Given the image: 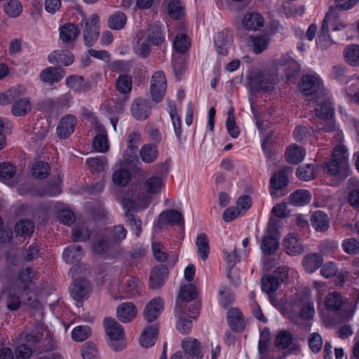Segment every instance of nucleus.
Listing matches in <instances>:
<instances>
[{"mask_svg": "<svg viewBox=\"0 0 359 359\" xmlns=\"http://www.w3.org/2000/svg\"><path fill=\"white\" fill-rule=\"evenodd\" d=\"M269 43V39L266 36L260 35L257 36H250V44L253 52L259 54L268 48Z\"/></svg>", "mask_w": 359, "mask_h": 359, "instance_id": "nucleus-43", "label": "nucleus"}, {"mask_svg": "<svg viewBox=\"0 0 359 359\" xmlns=\"http://www.w3.org/2000/svg\"><path fill=\"white\" fill-rule=\"evenodd\" d=\"M182 348L184 351L193 358L199 359L203 357L201 354V344L194 338L187 337L182 341Z\"/></svg>", "mask_w": 359, "mask_h": 359, "instance_id": "nucleus-23", "label": "nucleus"}, {"mask_svg": "<svg viewBox=\"0 0 359 359\" xmlns=\"http://www.w3.org/2000/svg\"><path fill=\"white\" fill-rule=\"evenodd\" d=\"M104 325L110 346L116 351L122 350L124 347L123 327L112 318H105Z\"/></svg>", "mask_w": 359, "mask_h": 359, "instance_id": "nucleus-3", "label": "nucleus"}, {"mask_svg": "<svg viewBox=\"0 0 359 359\" xmlns=\"http://www.w3.org/2000/svg\"><path fill=\"white\" fill-rule=\"evenodd\" d=\"M197 296V289L192 284H187L182 287L176 302L175 311L180 314L184 313L186 308L185 302H191Z\"/></svg>", "mask_w": 359, "mask_h": 359, "instance_id": "nucleus-5", "label": "nucleus"}, {"mask_svg": "<svg viewBox=\"0 0 359 359\" xmlns=\"http://www.w3.org/2000/svg\"><path fill=\"white\" fill-rule=\"evenodd\" d=\"M158 334V326L153 324L144 328L141 337L140 344L144 348H149L154 345Z\"/></svg>", "mask_w": 359, "mask_h": 359, "instance_id": "nucleus-25", "label": "nucleus"}, {"mask_svg": "<svg viewBox=\"0 0 359 359\" xmlns=\"http://www.w3.org/2000/svg\"><path fill=\"white\" fill-rule=\"evenodd\" d=\"M168 276V270L166 266L160 264L154 267L149 277L150 288L157 290L161 287Z\"/></svg>", "mask_w": 359, "mask_h": 359, "instance_id": "nucleus-13", "label": "nucleus"}, {"mask_svg": "<svg viewBox=\"0 0 359 359\" xmlns=\"http://www.w3.org/2000/svg\"><path fill=\"white\" fill-rule=\"evenodd\" d=\"M293 336L289 331L282 330L278 333L275 339V345L277 348L285 349L290 346Z\"/></svg>", "mask_w": 359, "mask_h": 359, "instance_id": "nucleus-50", "label": "nucleus"}, {"mask_svg": "<svg viewBox=\"0 0 359 359\" xmlns=\"http://www.w3.org/2000/svg\"><path fill=\"white\" fill-rule=\"evenodd\" d=\"M262 289L264 292L269 294L275 292L280 283L273 276L265 275L261 279Z\"/></svg>", "mask_w": 359, "mask_h": 359, "instance_id": "nucleus-52", "label": "nucleus"}, {"mask_svg": "<svg viewBox=\"0 0 359 359\" xmlns=\"http://www.w3.org/2000/svg\"><path fill=\"white\" fill-rule=\"evenodd\" d=\"M346 62L351 66H359V45L351 44L344 50Z\"/></svg>", "mask_w": 359, "mask_h": 359, "instance_id": "nucleus-37", "label": "nucleus"}, {"mask_svg": "<svg viewBox=\"0 0 359 359\" xmlns=\"http://www.w3.org/2000/svg\"><path fill=\"white\" fill-rule=\"evenodd\" d=\"M263 18L257 13H247L243 20V27L251 31H256L264 25Z\"/></svg>", "mask_w": 359, "mask_h": 359, "instance_id": "nucleus-29", "label": "nucleus"}, {"mask_svg": "<svg viewBox=\"0 0 359 359\" xmlns=\"http://www.w3.org/2000/svg\"><path fill=\"white\" fill-rule=\"evenodd\" d=\"M196 245L198 253L203 260H205L210 252L209 241L205 233H199L196 238Z\"/></svg>", "mask_w": 359, "mask_h": 359, "instance_id": "nucleus-45", "label": "nucleus"}, {"mask_svg": "<svg viewBox=\"0 0 359 359\" xmlns=\"http://www.w3.org/2000/svg\"><path fill=\"white\" fill-rule=\"evenodd\" d=\"M315 110L317 116L320 117L322 120L332 118L334 114V109L332 104L328 101L320 102Z\"/></svg>", "mask_w": 359, "mask_h": 359, "instance_id": "nucleus-51", "label": "nucleus"}, {"mask_svg": "<svg viewBox=\"0 0 359 359\" xmlns=\"http://www.w3.org/2000/svg\"><path fill=\"white\" fill-rule=\"evenodd\" d=\"M80 29L72 23H66L60 29V38L67 45V47L72 48L74 42L78 39Z\"/></svg>", "mask_w": 359, "mask_h": 359, "instance_id": "nucleus-14", "label": "nucleus"}, {"mask_svg": "<svg viewBox=\"0 0 359 359\" xmlns=\"http://www.w3.org/2000/svg\"><path fill=\"white\" fill-rule=\"evenodd\" d=\"M147 41L153 46H161L165 41L162 25L158 22H154L148 27Z\"/></svg>", "mask_w": 359, "mask_h": 359, "instance_id": "nucleus-18", "label": "nucleus"}, {"mask_svg": "<svg viewBox=\"0 0 359 359\" xmlns=\"http://www.w3.org/2000/svg\"><path fill=\"white\" fill-rule=\"evenodd\" d=\"M137 202H135L133 200L129 198H123L122 202V205L123 208L126 210L125 216L126 217V214L131 213L132 211L136 209L137 205H140L142 208H145L148 207L150 203V198L148 196L142 194V196H139L137 198Z\"/></svg>", "mask_w": 359, "mask_h": 359, "instance_id": "nucleus-28", "label": "nucleus"}, {"mask_svg": "<svg viewBox=\"0 0 359 359\" xmlns=\"http://www.w3.org/2000/svg\"><path fill=\"white\" fill-rule=\"evenodd\" d=\"M137 307L132 302L121 303L116 309L118 319L122 323H129L137 316Z\"/></svg>", "mask_w": 359, "mask_h": 359, "instance_id": "nucleus-19", "label": "nucleus"}, {"mask_svg": "<svg viewBox=\"0 0 359 359\" xmlns=\"http://www.w3.org/2000/svg\"><path fill=\"white\" fill-rule=\"evenodd\" d=\"M168 224H184V217L182 213L174 209L163 211L158 215L156 226L159 229H163Z\"/></svg>", "mask_w": 359, "mask_h": 359, "instance_id": "nucleus-6", "label": "nucleus"}, {"mask_svg": "<svg viewBox=\"0 0 359 359\" xmlns=\"http://www.w3.org/2000/svg\"><path fill=\"white\" fill-rule=\"evenodd\" d=\"M76 124V118L73 115L63 116L57 127V133L60 138H67L74 131Z\"/></svg>", "mask_w": 359, "mask_h": 359, "instance_id": "nucleus-16", "label": "nucleus"}, {"mask_svg": "<svg viewBox=\"0 0 359 359\" xmlns=\"http://www.w3.org/2000/svg\"><path fill=\"white\" fill-rule=\"evenodd\" d=\"M48 334V332L41 327L27 333L25 339L29 346H34L35 351H41L44 349L46 342L49 341Z\"/></svg>", "mask_w": 359, "mask_h": 359, "instance_id": "nucleus-7", "label": "nucleus"}, {"mask_svg": "<svg viewBox=\"0 0 359 359\" xmlns=\"http://www.w3.org/2000/svg\"><path fill=\"white\" fill-rule=\"evenodd\" d=\"M95 124L99 134H97L94 138L93 147L98 152H106L109 149L106 131L104 126L98 121H95Z\"/></svg>", "mask_w": 359, "mask_h": 359, "instance_id": "nucleus-24", "label": "nucleus"}, {"mask_svg": "<svg viewBox=\"0 0 359 359\" xmlns=\"http://www.w3.org/2000/svg\"><path fill=\"white\" fill-rule=\"evenodd\" d=\"M133 116L138 121H144L149 118L151 107L149 102L142 97H138L134 100L131 105Z\"/></svg>", "mask_w": 359, "mask_h": 359, "instance_id": "nucleus-11", "label": "nucleus"}, {"mask_svg": "<svg viewBox=\"0 0 359 359\" xmlns=\"http://www.w3.org/2000/svg\"><path fill=\"white\" fill-rule=\"evenodd\" d=\"M86 163L93 172H100L104 170L105 165L107 163V160L104 156H97L88 158Z\"/></svg>", "mask_w": 359, "mask_h": 359, "instance_id": "nucleus-56", "label": "nucleus"}, {"mask_svg": "<svg viewBox=\"0 0 359 359\" xmlns=\"http://www.w3.org/2000/svg\"><path fill=\"white\" fill-rule=\"evenodd\" d=\"M297 177L304 181H309L315 177L316 172L313 164H307L304 166H300L297 170Z\"/></svg>", "mask_w": 359, "mask_h": 359, "instance_id": "nucleus-58", "label": "nucleus"}, {"mask_svg": "<svg viewBox=\"0 0 359 359\" xmlns=\"http://www.w3.org/2000/svg\"><path fill=\"white\" fill-rule=\"evenodd\" d=\"M158 155L157 146L152 144H146L143 145L140 151L141 159L146 163H152L154 162Z\"/></svg>", "mask_w": 359, "mask_h": 359, "instance_id": "nucleus-33", "label": "nucleus"}, {"mask_svg": "<svg viewBox=\"0 0 359 359\" xmlns=\"http://www.w3.org/2000/svg\"><path fill=\"white\" fill-rule=\"evenodd\" d=\"M65 75V70L61 67H49L40 74L41 80L49 85L59 82Z\"/></svg>", "mask_w": 359, "mask_h": 359, "instance_id": "nucleus-17", "label": "nucleus"}, {"mask_svg": "<svg viewBox=\"0 0 359 359\" xmlns=\"http://www.w3.org/2000/svg\"><path fill=\"white\" fill-rule=\"evenodd\" d=\"M168 4L169 16L175 20H180L184 14V7L180 0H165Z\"/></svg>", "mask_w": 359, "mask_h": 359, "instance_id": "nucleus-44", "label": "nucleus"}, {"mask_svg": "<svg viewBox=\"0 0 359 359\" xmlns=\"http://www.w3.org/2000/svg\"><path fill=\"white\" fill-rule=\"evenodd\" d=\"M92 248L95 254L105 255L109 251L111 245L109 239L101 238L94 242Z\"/></svg>", "mask_w": 359, "mask_h": 359, "instance_id": "nucleus-61", "label": "nucleus"}, {"mask_svg": "<svg viewBox=\"0 0 359 359\" xmlns=\"http://www.w3.org/2000/svg\"><path fill=\"white\" fill-rule=\"evenodd\" d=\"M131 180V174L127 169L120 168L116 170L112 175V180L116 186L124 187Z\"/></svg>", "mask_w": 359, "mask_h": 359, "instance_id": "nucleus-47", "label": "nucleus"}, {"mask_svg": "<svg viewBox=\"0 0 359 359\" xmlns=\"http://www.w3.org/2000/svg\"><path fill=\"white\" fill-rule=\"evenodd\" d=\"M333 161H339L341 168L344 169L345 164H348V151L344 145H339L334 149L332 156Z\"/></svg>", "mask_w": 359, "mask_h": 359, "instance_id": "nucleus-59", "label": "nucleus"}, {"mask_svg": "<svg viewBox=\"0 0 359 359\" xmlns=\"http://www.w3.org/2000/svg\"><path fill=\"white\" fill-rule=\"evenodd\" d=\"M50 171V166L48 163L45 161H39L35 163L32 169V175L35 178L44 179L46 178Z\"/></svg>", "mask_w": 359, "mask_h": 359, "instance_id": "nucleus-54", "label": "nucleus"}, {"mask_svg": "<svg viewBox=\"0 0 359 359\" xmlns=\"http://www.w3.org/2000/svg\"><path fill=\"white\" fill-rule=\"evenodd\" d=\"M288 184V177L285 170L276 172L270 180L271 195L277 197L276 191L286 187Z\"/></svg>", "mask_w": 359, "mask_h": 359, "instance_id": "nucleus-20", "label": "nucleus"}, {"mask_svg": "<svg viewBox=\"0 0 359 359\" xmlns=\"http://www.w3.org/2000/svg\"><path fill=\"white\" fill-rule=\"evenodd\" d=\"M312 226L318 231H325L329 227V218L323 211H315L311 218Z\"/></svg>", "mask_w": 359, "mask_h": 359, "instance_id": "nucleus-30", "label": "nucleus"}, {"mask_svg": "<svg viewBox=\"0 0 359 359\" xmlns=\"http://www.w3.org/2000/svg\"><path fill=\"white\" fill-rule=\"evenodd\" d=\"M283 246L285 252L296 256L304 252V246L294 233H290L283 240Z\"/></svg>", "mask_w": 359, "mask_h": 359, "instance_id": "nucleus-21", "label": "nucleus"}, {"mask_svg": "<svg viewBox=\"0 0 359 359\" xmlns=\"http://www.w3.org/2000/svg\"><path fill=\"white\" fill-rule=\"evenodd\" d=\"M90 230L84 226H79L72 229V238L75 242H85L90 237Z\"/></svg>", "mask_w": 359, "mask_h": 359, "instance_id": "nucleus-60", "label": "nucleus"}, {"mask_svg": "<svg viewBox=\"0 0 359 359\" xmlns=\"http://www.w3.org/2000/svg\"><path fill=\"white\" fill-rule=\"evenodd\" d=\"M92 290L90 282L86 278L76 279L72 284L71 296L76 302L87 298Z\"/></svg>", "mask_w": 359, "mask_h": 359, "instance_id": "nucleus-9", "label": "nucleus"}, {"mask_svg": "<svg viewBox=\"0 0 359 359\" xmlns=\"http://www.w3.org/2000/svg\"><path fill=\"white\" fill-rule=\"evenodd\" d=\"M163 310V300L161 297L152 299L145 306L143 316L149 323L154 321Z\"/></svg>", "mask_w": 359, "mask_h": 359, "instance_id": "nucleus-12", "label": "nucleus"}, {"mask_svg": "<svg viewBox=\"0 0 359 359\" xmlns=\"http://www.w3.org/2000/svg\"><path fill=\"white\" fill-rule=\"evenodd\" d=\"M257 91H272L275 89L276 78L271 74L258 73L257 76L252 79Z\"/></svg>", "mask_w": 359, "mask_h": 359, "instance_id": "nucleus-15", "label": "nucleus"}, {"mask_svg": "<svg viewBox=\"0 0 359 359\" xmlns=\"http://www.w3.org/2000/svg\"><path fill=\"white\" fill-rule=\"evenodd\" d=\"M325 306L327 311L338 314L344 322L349 320L354 313V309L348 304L341 295L336 292H330L325 297Z\"/></svg>", "mask_w": 359, "mask_h": 359, "instance_id": "nucleus-1", "label": "nucleus"}, {"mask_svg": "<svg viewBox=\"0 0 359 359\" xmlns=\"http://www.w3.org/2000/svg\"><path fill=\"white\" fill-rule=\"evenodd\" d=\"M342 248L348 255H357L359 253V241L353 238L345 239L342 243Z\"/></svg>", "mask_w": 359, "mask_h": 359, "instance_id": "nucleus-64", "label": "nucleus"}, {"mask_svg": "<svg viewBox=\"0 0 359 359\" xmlns=\"http://www.w3.org/2000/svg\"><path fill=\"white\" fill-rule=\"evenodd\" d=\"M82 20L80 26L83 27V36L86 46H92L97 40L100 35L99 15L96 13L87 18L81 12Z\"/></svg>", "mask_w": 359, "mask_h": 359, "instance_id": "nucleus-2", "label": "nucleus"}, {"mask_svg": "<svg viewBox=\"0 0 359 359\" xmlns=\"http://www.w3.org/2000/svg\"><path fill=\"white\" fill-rule=\"evenodd\" d=\"M127 17L122 12H117L108 18V26L114 30H120L124 27L126 24Z\"/></svg>", "mask_w": 359, "mask_h": 359, "instance_id": "nucleus-48", "label": "nucleus"}, {"mask_svg": "<svg viewBox=\"0 0 359 359\" xmlns=\"http://www.w3.org/2000/svg\"><path fill=\"white\" fill-rule=\"evenodd\" d=\"M322 88L320 79L313 75L302 76L300 82V89L302 93L306 96L318 93Z\"/></svg>", "mask_w": 359, "mask_h": 359, "instance_id": "nucleus-10", "label": "nucleus"}, {"mask_svg": "<svg viewBox=\"0 0 359 359\" xmlns=\"http://www.w3.org/2000/svg\"><path fill=\"white\" fill-rule=\"evenodd\" d=\"M25 292L18 290L15 287L9 289L6 294V304L8 310L14 311L20 309L22 302H25Z\"/></svg>", "mask_w": 359, "mask_h": 359, "instance_id": "nucleus-22", "label": "nucleus"}, {"mask_svg": "<svg viewBox=\"0 0 359 359\" xmlns=\"http://www.w3.org/2000/svg\"><path fill=\"white\" fill-rule=\"evenodd\" d=\"M228 324L233 331H239L243 328V320L241 313L236 308H231L227 313Z\"/></svg>", "mask_w": 359, "mask_h": 359, "instance_id": "nucleus-34", "label": "nucleus"}, {"mask_svg": "<svg viewBox=\"0 0 359 359\" xmlns=\"http://www.w3.org/2000/svg\"><path fill=\"white\" fill-rule=\"evenodd\" d=\"M34 223L27 219L20 220L15 226V232L18 236H27L34 232Z\"/></svg>", "mask_w": 359, "mask_h": 359, "instance_id": "nucleus-46", "label": "nucleus"}, {"mask_svg": "<svg viewBox=\"0 0 359 359\" xmlns=\"http://www.w3.org/2000/svg\"><path fill=\"white\" fill-rule=\"evenodd\" d=\"M123 289L130 297H135L140 293L141 282L136 277H129L123 283Z\"/></svg>", "mask_w": 359, "mask_h": 359, "instance_id": "nucleus-40", "label": "nucleus"}, {"mask_svg": "<svg viewBox=\"0 0 359 359\" xmlns=\"http://www.w3.org/2000/svg\"><path fill=\"white\" fill-rule=\"evenodd\" d=\"M81 355L83 359H99L96 346L90 341L85 343L81 349Z\"/></svg>", "mask_w": 359, "mask_h": 359, "instance_id": "nucleus-63", "label": "nucleus"}, {"mask_svg": "<svg viewBox=\"0 0 359 359\" xmlns=\"http://www.w3.org/2000/svg\"><path fill=\"white\" fill-rule=\"evenodd\" d=\"M323 259L320 254L309 253L306 255L302 260V264L304 269L308 273H313L320 267L323 264Z\"/></svg>", "mask_w": 359, "mask_h": 359, "instance_id": "nucleus-26", "label": "nucleus"}, {"mask_svg": "<svg viewBox=\"0 0 359 359\" xmlns=\"http://www.w3.org/2000/svg\"><path fill=\"white\" fill-rule=\"evenodd\" d=\"M107 231L109 240L116 243L123 241L127 234V230L121 224L109 229Z\"/></svg>", "mask_w": 359, "mask_h": 359, "instance_id": "nucleus-55", "label": "nucleus"}, {"mask_svg": "<svg viewBox=\"0 0 359 359\" xmlns=\"http://www.w3.org/2000/svg\"><path fill=\"white\" fill-rule=\"evenodd\" d=\"M325 168L327 170V172L330 175L338 176L341 179H344L348 175V164H345L344 169H342L339 161H333V158L331 159V161L325 163Z\"/></svg>", "mask_w": 359, "mask_h": 359, "instance_id": "nucleus-32", "label": "nucleus"}, {"mask_svg": "<svg viewBox=\"0 0 359 359\" xmlns=\"http://www.w3.org/2000/svg\"><path fill=\"white\" fill-rule=\"evenodd\" d=\"M83 256L82 248L79 245L73 244L66 248L63 252V259L67 264L74 265L69 271L72 276H74L76 271L75 266L79 265Z\"/></svg>", "mask_w": 359, "mask_h": 359, "instance_id": "nucleus-8", "label": "nucleus"}, {"mask_svg": "<svg viewBox=\"0 0 359 359\" xmlns=\"http://www.w3.org/2000/svg\"><path fill=\"white\" fill-rule=\"evenodd\" d=\"M132 86V77L128 74L120 75L116 81L117 90L123 94L129 93L131 91Z\"/></svg>", "mask_w": 359, "mask_h": 359, "instance_id": "nucleus-49", "label": "nucleus"}, {"mask_svg": "<svg viewBox=\"0 0 359 359\" xmlns=\"http://www.w3.org/2000/svg\"><path fill=\"white\" fill-rule=\"evenodd\" d=\"M166 90V79L163 72H156L151 77L150 93L152 100L158 102L162 100Z\"/></svg>", "mask_w": 359, "mask_h": 359, "instance_id": "nucleus-4", "label": "nucleus"}, {"mask_svg": "<svg viewBox=\"0 0 359 359\" xmlns=\"http://www.w3.org/2000/svg\"><path fill=\"white\" fill-rule=\"evenodd\" d=\"M279 65L287 66L285 69V73L287 76H293L299 71V64L290 57L283 58L278 62Z\"/></svg>", "mask_w": 359, "mask_h": 359, "instance_id": "nucleus-57", "label": "nucleus"}, {"mask_svg": "<svg viewBox=\"0 0 359 359\" xmlns=\"http://www.w3.org/2000/svg\"><path fill=\"white\" fill-rule=\"evenodd\" d=\"M60 192V180H55L54 181H50L46 186L41 187L39 194L41 196H53L59 194Z\"/></svg>", "mask_w": 359, "mask_h": 359, "instance_id": "nucleus-53", "label": "nucleus"}, {"mask_svg": "<svg viewBox=\"0 0 359 359\" xmlns=\"http://www.w3.org/2000/svg\"><path fill=\"white\" fill-rule=\"evenodd\" d=\"M32 109L29 98H22L13 102L11 112L14 116H20L27 114Z\"/></svg>", "mask_w": 359, "mask_h": 359, "instance_id": "nucleus-38", "label": "nucleus"}, {"mask_svg": "<svg viewBox=\"0 0 359 359\" xmlns=\"http://www.w3.org/2000/svg\"><path fill=\"white\" fill-rule=\"evenodd\" d=\"M231 36L226 30L217 32L215 37V43L217 52L222 55H225L228 53V46L229 45Z\"/></svg>", "mask_w": 359, "mask_h": 359, "instance_id": "nucleus-31", "label": "nucleus"}, {"mask_svg": "<svg viewBox=\"0 0 359 359\" xmlns=\"http://www.w3.org/2000/svg\"><path fill=\"white\" fill-rule=\"evenodd\" d=\"M48 61L51 64L69 66L72 64L74 56L71 52L67 50L53 51L48 55Z\"/></svg>", "mask_w": 359, "mask_h": 359, "instance_id": "nucleus-27", "label": "nucleus"}, {"mask_svg": "<svg viewBox=\"0 0 359 359\" xmlns=\"http://www.w3.org/2000/svg\"><path fill=\"white\" fill-rule=\"evenodd\" d=\"M311 199V196L309 191L299 189L294 191L290 196V203L294 205H304L308 204Z\"/></svg>", "mask_w": 359, "mask_h": 359, "instance_id": "nucleus-42", "label": "nucleus"}, {"mask_svg": "<svg viewBox=\"0 0 359 359\" xmlns=\"http://www.w3.org/2000/svg\"><path fill=\"white\" fill-rule=\"evenodd\" d=\"M25 90V88L22 86L11 88L4 93L0 94V104L5 105L10 104L16 98L24 95Z\"/></svg>", "mask_w": 359, "mask_h": 359, "instance_id": "nucleus-35", "label": "nucleus"}, {"mask_svg": "<svg viewBox=\"0 0 359 359\" xmlns=\"http://www.w3.org/2000/svg\"><path fill=\"white\" fill-rule=\"evenodd\" d=\"M163 185L162 179L158 176H153L147 179L144 183V191L149 194H156L161 191Z\"/></svg>", "mask_w": 359, "mask_h": 359, "instance_id": "nucleus-41", "label": "nucleus"}, {"mask_svg": "<svg viewBox=\"0 0 359 359\" xmlns=\"http://www.w3.org/2000/svg\"><path fill=\"white\" fill-rule=\"evenodd\" d=\"M278 248V242L277 238L271 234L265 236L261 241V249L263 253L266 255H272L276 252Z\"/></svg>", "mask_w": 359, "mask_h": 359, "instance_id": "nucleus-39", "label": "nucleus"}, {"mask_svg": "<svg viewBox=\"0 0 359 359\" xmlns=\"http://www.w3.org/2000/svg\"><path fill=\"white\" fill-rule=\"evenodd\" d=\"M190 45L189 39L184 34L177 35L173 43L174 48L180 53H185L189 49Z\"/></svg>", "mask_w": 359, "mask_h": 359, "instance_id": "nucleus-62", "label": "nucleus"}, {"mask_svg": "<svg viewBox=\"0 0 359 359\" xmlns=\"http://www.w3.org/2000/svg\"><path fill=\"white\" fill-rule=\"evenodd\" d=\"M305 150L297 145L290 147L285 151L286 161L291 164H297L305 157Z\"/></svg>", "mask_w": 359, "mask_h": 359, "instance_id": "nucleus-36", "label": "nucleus"}]
</instances>
